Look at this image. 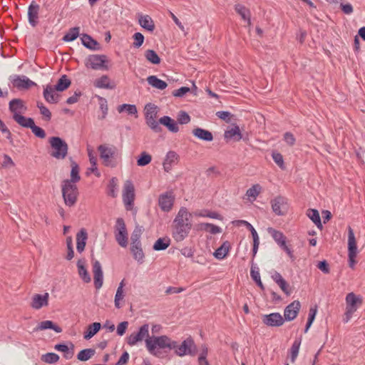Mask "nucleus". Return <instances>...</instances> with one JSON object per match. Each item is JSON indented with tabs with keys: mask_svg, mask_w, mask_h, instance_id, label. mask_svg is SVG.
<instances>
[{
	"mask_svg": "<svg viewBox=\"0 0 365 365\" xmlns=\"http://www.w3.org/2000/svg\"><path fill=\"white\" fill-rule=\"evenodd\" d=\"M230 243L227 241L223 242V244L217 248L214 252V256L217 259H223L227 255L230 250Z\"/></svg>",
	"mask_w": 365,
	"mask_h": 365,
	"instance_id": "nucleus-36",
	"label": "nucleus"
},
{
	"mask_svg": "<svg viewBox=\"0 0 365 365\" xmlns=\"http://www.w3.org/2000/svg\"><path fill=\"white\" fill-rule=\"evenodd\" d=\"M13 86L19 89H26L35 85V83L31 81L25 76H15L12 79Z\"/></svg>",
	"mask_w": 365,
	"mask_h": 365,
	"instance_id": "nucleus-22",
	"label": "nucleus"
},
{
	"mask_svg": "<svg viewBox=\"0 0 365 365\" xmlns=\"http://www.w3.org/2000/svg\"><path fill=\"white\" fill-rule=\"evenodd\" d=\"M307 217L317 225L320 230L322 229L321 218L318 210L315 209H309L307 211Z\"/></svg>",
	"mask_w": 365,
	"mask_h": 365,
	"instance_id": "nucleus-39",
	"label": "nucleus"
},
{
	"mask_svg": "<svg viewBox=\"0 0 365 365\" xmlns=\"http://www.w3.org/2000/svg\"><path fill=\"white\" fill-rule=\"evenodd\" d=\"M96 353L95 349H86L81 350L77 355V358L79 361H86L90 359Z\"/></svg>",
	"mask_w": 365,
	"mask_h": 365,
	"instance_id": "nucleus-47",
	"label": "nucleus"
},
{
	"mask_svg": "<svg viewBox=\"0 0 365 365\" xmlns=\"http://www.w3.org/2000/svg\"><path fill=\"white\" fill-rule=\"evenodd\" d=\"M61 189L65 204L70 207L75 205L78 195L76 185L65 180L62 182Z\"/></svg>",
	"mask_w": 365,
	"mask_h": 365,
	"instance_id": "nucleus-5",
	"label": "nucleus"
},
{
	"mask_svg": "<svg viewBox=\"0 0 365 365\" xmlns=\"http://www.w3.org/2000/svg\"><path fill=\"white\" fill-rule=\"evenodd\" d=\"M93 86L98 88L113 89L114 83L107 75H103L93 81Z\"/></svg>",
	"mask_w": 365,
	"mask_h": 365,
	"instance_id": "nucleus-24",
	"label": "nucleus"
},
{
	"mask_svg": "<svg viewBox=\"0 0 365 365\" xmlns=\"http://www.w3.org/2000/svg\"><path fill=\"white\" fill-rule=\"evenodd\" d=\"M88 233L85 229H81L76 235V249L78 252H82L86 247Z\"/></svg>",
	"mask_w": 365,
	"mask_h": 365,
	"instance_id": "nucleus-28",
	"label": "nucleus"
},
{
	"mask_svg": "<svg viewBox=\"0 0 365 365\" xmlns=\"http://www.w3.org/2000/svg\"><path fill=\"white\" fill-rule=\"evenodd\" d=\"M86 261L85 259H80L77 262L78 274L80 278L85 282L89 283L91 280V276L86 267Z\"/></svg>",
	"mask_w": 365,
	"mask_h": 365,
	"instance_id": "nucleus-26",
	"label": "nucleus"
},
{
	"mask_svg": "<svg viewBox=\"0 0 365 365\" xmlns=\"http://www.w3.org/2000/svg\"><path fill=\"white\" fill-rule=\"evenodd\" d=\"M345 302L346 309L343 320L346 323L351 319L353 314L362 305L363 297L354 292H350L346 294Z\"/></svg>",
	"mask_w": 365,
	"mask_h": 365,
	"instance_id": "nucleus-4",
	"label": "nucleus"
},
{
	"mask_svg": "<svg viewBox=\"0 0 365 365\" xmlns=\"http://www.w3.org/2000/svg\"><path fill=\"white\" fill-rule=\"evenodd\" d=\"M174 196L171 193H165L160 195L158 204L162 210L169 212L173 205Z\"/></svg>",
	"mask_w": 365,
	"mask_h": 365,
	"instance_id": "nucleus-20",
	"label": "nucleus"
},
{
	"mask_svg": "<svg viewBox=\"0 0 365 365\" xmlns=\"http://www.w3.org/2000/svg\"><path fill=\"white\" fill-rule=\"evenodd\" d=\"M115 237L119 245H120L123 247H127L128 232L125 222L121 218H118L116 221Z\"/></svg>",
	"mask_w": 365,
	"mask_h": 365,
	"instance_id": "nucleus-11",
	"label": "nucleus"
},
{
	"mask_svg": "<svg viewBox=\"0 0 365 365\" xmlns=\"http://www.w3.org/2000/svg\"><path fill=\"white\" fill-rule=\"evenodd\" d=\"M48 329H53L56 333H61L62 331V329L60 327L54 324L53 322L50 320H46L40 322L38 325L34 329V331H42Z\"/></svg>",
	"mask_w": 365,
	"mask_h": 365,
	"instance_id": "nucleus-34",
	"label": "nucleus"
},
{
	"mask_svg": "<svg viewBox=\"0 0 365 365\" xmlns=\"http://www.w3.org/2000/svg\"><path fill=\"white\" fill-rule=\"evenodd\" d=\"M235 11L241 16L242 19L247 21L250 24V11L242 5L237 4L235 6Z\"/></svg>",
	"mask_w": 365,
	"mask_h": 365,
	"instance_id": "nucleus-45",
	"label": "nucleus"
},
{
	"mask_svg": "<svg viewBox=\"0 0 365 365\" xmlns=\"http://www.w3.org/2000/svg\"><path fill=\"white\" fill-rule=\"evenodd\" d=\"M301 343H302V339L301 338H298V339H296L292 346H291V349H290V359H291V361L292 363H294L296 360V359L297 358V356H298V354H299V348H300V345H301Z\"/></svg>",
	"mask_w": 365,
	"mask_h": 365,
	"instance_id": "nucleus-41",
	"label": "nucleus"
},
{
	"mask_svg": "<svg viewBox=\"0 0 365 365\" xmlns=\"http://www.w3.org/2000/svg\"><path fill=\"white\" fill-rule=\"evenodd\" d=\"M48 142L51 148L50 155L58 160L64 159L68 153L67 143L59 137H51Z\"/></svg>",
	"mask_w": 365,
	"mask_h": 365,
	"instance_id": "nucleus-6",
	"label": "nucleus"
},
{
	"mask_svg": "<svg viewBox=\"0 0 365 365\" xmlns=\"http://www.w3.org/2000/svg\"><path fill=\"white\" fill-rule=\"evenodd\" d=\"M178 121L180 124H187L190 121V117L186 112L180 111L178 115Z\"/></svg>",
	"mask_w": 365,
	"mask_h": 365,
	"instance_id": "nucleus-62",
	"label": "nucleus"
},
{
	"mask_svg": "<svg viewBox=\"0 0 365 365\" xmlns=\"http://www.w3.org/2000/svg\"><path fill=\"white\" fill-rule=\"evenodd\" d=\"M71 180H68V181H71L73 183L76 184L81 180V177L79 175V167L74 161L71 162Z\"/></svg>",
	"mask_w": 365,
	"mask_h": 365,
	"instance_id": "nucleus-44",
	"label": "nucleus"
},
{
	"mask_svg": "<svg viewBox=\"0 0 365 365\" xmlns=\"http://www.w3.org/2000/svg\"><path fill=\"white\" fill-rule=\"evenodd\" d=\"M232 224L236 227L245 226L249 230H250L253 238V256H255V255L257 252L259 245V236L255 229L250 222L245 220H235L232 222Z\"/></svg>",
	"mask_w": 365,
	"mask_h": 365,
	"instance_id": "nucleus-14",
	"label": "nucleus"
},
{
	"mask_svg": "<svg viewBox=\"0 0 365 365\" xmlns=\"http://www.w3.org/2000/svg\"><path fill=\"white\" fill-rule=\"evenodd\" d=\"M152 160V156L146 152L140 153L139 158L137 160L138 166H145L148 165Z\"/></svg>",
	"mask_w": 365,
	"mask_h": 365,
	"instance_id": "nucleus-53",
	"label": "nucleus"
},
{
	"mask_svg": "<svg viewBox=\"0 0 365 365\" xmlns=\"http://www.w3.org/2000/svg\"><path fill=\"white\" fill-rule=\"evenodd\" d=\"M197 228L198 230L205 231L213 235L222 232L221 227L210 223H200L197 225Z\"/></svg>",
	"mask_w": 365,
	"mask_h": 365,
	"instance_id": "nucleus-35",
	"label": "nucleus"
},
{
	"mask_svg": "<svg viewBox=\"0 0 365 365\" xmlns=\"http://www.w3.org/2000/svg\"><path fill=\"white\" fill-rule=\"evenodd\" d=\"M15 121L19 123L20 125L25 128H31L34 123V120L31 118H26L21 115L15 116L14 118Z\"/></svg>",
	"mask_w": 365,
	"mask_h": 365,
	"instance_id": "nucleus-48",
	"label": "nucleus"
},
{
	"mask_svg": "<svg viewBox=\"0 0 365 365\" xmlns=\"http://www.w3.org/2000/svg\"><path fill=\"white\" fill-rule=\"evenodd\" d=\"M170 239L168 238H159L154 244L153 249L155 250H164L170 245Z\"/></svg>",
	"mask_w": 365,
	"mask_h": 365,
	"instance_id": "nucleus-52",
	"label": "nucleus"
},
{
	"mask_svg": "<svg viewBox=\"0 0 365 365\" xmlns=\"http://www.w3.org/2000/svg\"><path fill=\"white\" fill-rule=\"evenodd\" d=\"M262 322L269 327H280L284 324V319L279 313L274 312L264 315Z\"/></svg>",
	"mask_w": 365,
	"mask_h": 365,
	"instance_id": "nucleus-16",
	"label": "nucleus"
},
{
	"mask_svg": "<svg viewBox=\"0 0 365 365\" xmlns=\"http://www.w3.org/2000/svg\"><path fill=\"white\" fill-rule=\"evenodd\" d=\"M71 82L66 75L62 76L58 81L57 83L53 86L57 91H63L67 89Z\"/></svg>",
	"mask_w": 365,
	"mask_h": 365,
	"instance_id": "nucleus-42",
	"label": "nucleus"
},
{
	"mask_svg": "<svg viewBox=\"0 0 365 365\" xmlns=\"http://www.w3.org/2000/svg\"><path fill=\"white\" fill-rule=\"evenodd\" d=\"M195 215L201 217H209L222 220V217L216 212H212L207 210H200L195 212Z\"/></svg>",
	"mask_w": 365,
	"mask_h": 365,
	"instance_id": "nucleus-43",
	"label": "nucleus"
},
{
	"mask_svg": "<svg viewBox=\"0 0 365 365\" xmlns=\"http://www.w3.org/2000/svg\"><path fill=\"white\" fill-rule=\"evenodd\" d=\"M135 197L133 184L130 180L125 181L123 189V201L127 210H131L133 208Z\"/></svg>",
	"mask_w": 365,
	"mask_h": 365,
	"instance_id": "nucleus-10",
	"label": "nucleus"
},
{
	"mask_svg": "<svg viewBox=\"0 0 365 365\" xmlns=\"http://www.w3.org/2000/svg\"><path fill=\"white\" fill-rule=\"evenodd\" d=\"M150 338L149 336V326L148 324L143 325L139 331L136 333L131 334L127 338V342L130 346H135L138 342L142 341L143 339Z\"/></svg>",
	"mask_w": 365,
	"mask_h": 365,
	"instance_id": "nucleus-12",
	"label": "nucleus"
},
{
	"mask_svg": "<svg viewBox=\"0 0 365 365\" xmlns=\"http://www.w3.org/2000/svg\"><path fill=\"white\" fill-rule=\"evenodd\" d=\"M130 250L135 259H136L138 262H140V263L143 262L144 259V253L141 248L140 242H132Z\"/></svg>",
	"mask_w": 365,
	"mask_h": 365,
	"instance_id": "nucleus-33",
	"label": "nucleus"
},
{
	"mask_svg": "<svg viewBox=\"0 0 365 365\" xmlns=\"http://www.w3.org/2000/svg\"><path fill=\"white\" fill-rule=\"evenodd\" d=\"M179 156L175 151H169L164 159L163 165L165 172H169L172 167L177 164Z\"/></svg>",
	"mask_w": 365,
	"mask_h": 365,
	"instance_id": "nucleus-25",
	"label": "nucleus"
},
{
	"mask_svg": "<svg viewBox=\"0 0 365 365\" xmlns=\"http://www.w3.org/2000/svg\"><path fill=\"white\" fill-rule=\"evenodd\" d=\"M138 23L145 29L153 31L155 29V24L148 15L138 14Z\"/></svg>",
	"mask_w": 365,
	"mask_h": 365,
	"instance_id": "nucleus-30",
	"label": "nucleus"
},
{
	"mask_svg": "<svg viewBox=\"0 0 365 365\" xmlns=\"http://www.w3.org/2000/svg\"><path fill=\"white\" fill-rule=\"evenodd\" d=\"M107 58L103 55H90L84 61L85 66L93 70H108V67L106 64Z\"/></svg>",
	"mask_w": 365,
	"mask_h": 365,
	"instance_id": "nucleus-9",
	"label": "nucleus"
},
{
	"mask_svg": "<svg viewBox=\"0 0 365 365\" xmlns=\"http://www.w3.org/2000/svg\"><path fill=\"white\" fill-rule=\"evenodd\" d=\"M80 33L79 27L71 29L63 36V40L65 41H73L78 38Z\"/></svg>",
	"mask_w": 365,
	"mask_h": 365,
	"instance_id": "nucleus-49",
	"label": "nucleus"
},
{
	"mask_svg": "<svg viewBox=\"0 0 365 365\" xmlns=\"http://www.w3.org/2000/svg\"><path fill=\"white\" fill-rule=\"evenodd\" d=\"M225 138L227 140L233 139L239 141L242 138V134L240 128L237 125L232 126L225 132Z\"/></svg>",
	"mask_w": 365,
	"mask_h": 365,
	"instance_id": "nucleus-32",
	"label": "nucleus"
},
{
	"mask_svg": "<svg viewBox=\"0 0 365 365\" xmlns=\"http://www.w3.org/2000/svg\"><path fill=\"white\" fill-rule=\"evenodd\" d=\"M173 349H175L176 354L180 356H182L187 354H192L195 351V347L193 340L190 338H187L180 345L175 342V346Z\"/></svg>",
	"mask_w": 365,
	"mask_h": 365,
	"instance_id": "nucleus-13",
	"label": "nucleus"
},
{
	"mask_svg": "<svg viewBox=\"0 0 365 365\" xmlns=\"http://www.w3.org/2000/svg\"><path fill=\"white\" fill-rule=\"evenodd\" d=\"M98 103L100 108L103 113L102 118H104L108 113V104L106 98L98 96Z\"/></svg>",
	"mask_w": 365,
	"mask_h": 365,
	"instance_id": "nucleus-60",
	"label": "nucleus"
},
{
	"mask_svg": "<svg viewBox=\"0 0 365 365\" xmlns=\"http://www.w3.org/2000/svg\"><path fill=\"white\" fill-rule=\"evenodd\" d=\"M160 123L165 126L169 131L177 133L179 130V127L177 123L169 116H163L159 119L158 124Z\"/></svg>",
	"mask_w": 365,
	"mask_h": 365,
	"instance_id": "nucleus-31",
	"label": "nucleus"
},
{
	"mask_svg": "<svg viewBox=\"0 0 365 365\" xmlns=\"http://www.w3.org/2000/svg\"><path fill=\"white\" fill-rule=\"evenodd\" d=\"M347 231H348L347 248H348L349 266L351 269H354L356 264V258L357 257L359 251H358L357 245H356V240L353 229L350 226H348Z\"/></svg>",
	"mask_w": 365,
	"mask_h": 365,
	"instance_id": "nucleus-7",
	"label": "nucleus"
},
{
	"mask_svg": "<svg viewBox=\"0 0 365 365\" xmlns=\"http://www.w3.org/2000/svg\"><path fill=\"white\" fill-rule=\"evenodd\" d=\"M30 128L36 136L40 138H44L46 137L45 131L41 128L36 126L34 123Z\"/></svg>",
	"mask_w": 365,
	"mask_h": 365,
	"instance_id": "nucleus-61",
	"label": "nucleus"
},
{
	"mask_svg": "<svg viewBox=\"0 0 365 365\" xmlns=\"http://www.w3.org/2000/svg\"><path fill=\"white\" fill-rule=\"evenodd\" d=\"M149 85L159 90H164L167 88L168 84L165 81L159 79L156 76H150L147 78Z\"/></svg>",
	"mask_w": 365,
	"mask_h": 365,
	"instance_id": "nucleus-37",
	"label": "nucleus"
},
{
	"mask_svg": "<svg viewBox=\"0 0 365 365\" xmlns=\"http://www.w3.org/2000/svg\"><path fill=\"white\" fill-rule=\"evenodd\" d=\"M272 278L273 280L278 284L282 291L286 294L287 295H290L292 293L291 288L289 284L285 281V279L282 277V275L279 272H275Z\"/></svg>",
	"mask_w": 365,
	"mask_h": 365,
	"instance_id": "nucleus-27",
	"label": "nucleus"
},
{
	"mask_svg": "<svg viewBox=\"0 0 365 365\" xmlns=\"http://www.w3.org/2000/svg\"><path fill=\"white\" fill-rule=\"evenodd\" d=\"M146 59L153 64H158L160 62V58L155 51L153 50H148L145 53Z\"/></svg>",
	"mask_w": 365,
	"mask_h": 365,
	"instance_id": "nucleus-54",
	"label": "nucleus"
},
{
	"mask_svg": "<svg viewBox=\"0 0 365 365\" xmlns=\"http://www.w3.org/2000/svg\"><path fill=\"white\" fill-rule=\"evenodd\" d=\"M108 194L112 197H115L118 195V179L112 178L108 185Z\"/></svg>",
	"mask_w": 365,
	"mask_h": 365,
	"instance_id": "nucleus-46",
	"label": "nucleus"
},
{
	"mask_svg": "<svg viewBox=\"0 0 365 365\" xmlns=\"http://www.w3.org/2000/svg\"><path fill=\"white\" fill-rule=\"evenodd\" d=\"M82 43L86 47L91 48V49H95L96 46L97 45V42L91 38V37L88 35H83L81 38Z\"/></svg>",
	"mask_w": 365,
	"mask_h": 365,
	"instance_id": "nucleus-55",
	"label": "nucleus"
},
{
	"mask_svg": "<svg viewBox=\"0 0 365 365\" xmlns=\"http://www.w3.org/2000/svg\"><path fill=\"white\" fill-rule=\"evenodd\" d=\"M267 232L272 237V238L276 242L280 241L282 239H287L282 232L276 230L272 227H269L267 229Z\"/></svg>",
	"mask_w": 365,
	"mask_h": 365,
	"instance_id": "nucleus-57",
	"label": "nucleus"
},
{
	"mask_svg": "<svg viewBox=\"0 0 365 365\" xmlns=\"http://www.w3.org/2000/svg\"><path fill=\"white\" fill-rule=\"evenodd\" d=\"M192 214L186 207H181L175 215L172 225V237L175 241H183L190 234L192 227Z\"/></svg>",
	"mask_w": 365,
	"mask_h": 365,
	"instance_id": "nucleus-1",
	"label": "nucleus"
},
{
	"mask_svg": "<svg viewBox=\"0 0 365 365\" xmlns=\"http://www.w3.org/2000/svg\"><path fill=\"white\" fill-rule=\"evenodd\" d=\"M101 325L99 322H94L90 324L84 332V339H89L92 338L101 329Z\"/></svg>",
	"mask_w": 365,
	"mask_h": 365,
	"instance_id": "nucleus-40",
	"label": "nucleus"
},
{
	"mask_svg": "<svg viewBox=\"0 0 365 365\" xmlns=\"http://www.w3.org/2000/svg\"><path fill=\"white\" fill-rule=\"evenodd\" d=\"M262 191V187L259 184H255L252 185L250 188H249L246 192V195L249 198H252V200H255L259 194Z\"/></svg>",
	"mask_w": 365,
	"mask_h": 365,
	"instance_id": "nucleus-51",
	"label": "nucleus"
},
{
	"mask_svg": "<svg viewBox=\"0 0 365 365\" xmlns=\"http://www.w3.org/2000/svg\"><path fill=\"white\" fill-rule=\"evenodd\" d=\"M59 356L54 353H48L42 356V360L44 362L52 364L58 361Z\"/></svg>",
	"mask_w": 365,
	"mask_h": 365,
	"instance_id": "nucleus-59",
	"label": "nucleus"
},
{
	"mask_svg": "<svg viewBox=\"0 0 365 365\" xmlns=\"http://www.w3.org/2000/svg\"><path fill=\"white\" fill-rule=\"evenodd\" d=\"M125 296V294L124 289H117L116 290V293H115V298H114V304H115V307L117 309H120L123 307V302L124 300Z\"/></svg>",
	"mask_w": 365,
	"mask_h": 365,
	"instance_id": "nucleus-50",
	"label": "nucleus"
},
{
	"mask_svg": "<svg viewBox=\"0 0 365 365\" xmlns=\"http://www.w3.org/2000/svg\"><path fill=\"white\" fill-rule=\"evenodd\" d=\"M300 308H301V304H300L299 301L295 300V301L292 302L284 309V319L287 320V321L294 320L297 317V316L300 310Z\"/></svg>",
	"mask_w": 365,
	"mask_h": 365,
	"instance_id": "nucleus-17",
	"label": "nucleus"
},
{
	"mask_svg": "<svg viewBox=\"0 0 365 365\" xmlns=\"http://www.w3.org/2000/svg\"><path fill=\"white\" fill-rule=\"evenodd\" d=\"M39 6L32 3L28 9V18L31 25L35 26L38 17Z\"/></svg>",
	"mask_w": 365,
	"mask_h": 365,
	"instance_id": "nucleus-29",
	"label": "nucleus"
},
{
	"mask_svg": "<svg viewBox=\"0 0 365 365\" xmlns=\"http://www.w3.org/2000/svg\"><path fill=\"white\" fill-rule=\"evenodd\" d=\"M43 97L48 103H56L59 101L60 95L53 86L48 85L44 88Z\"/></svg>",
	"mask_w": 365,
	"mask_h": 365,
	"instance_id": "nucleus-23",
	"label": "nucleus"
},
{
	"mask_svg": "<svg viewBox=\"0 0 365 365\" xmlns=\"http://www.w3.org/2000/svg\"><path fill=\"white\" fill-rule=\"evenodd\" d=\"M100 158L103 165L115 168L120 160V154L118 148L110 144H102L98 147Z\"/></svg>",
	"mask_w": 365,
	"mask_h": 365,
	"instance_id": "nucleus-2",
	"label": "nucleus"
},
{
	"mask_svg": "<svg viewBox=\"0 0 365 365\" xmlns=\"http://www.w3.org/2000/svg\"><path fill=\"white\" fill-rule=\"evenodd\" d=\"M145 118L146 124L153 131L158 133L161 130V128L159 125L156 119L158 113V108L157 106L153 103H148L145 106Z\"/></svg>",
	"mask_w": 365,
	"mask_h": 365,
	"instance_id": "nucleus-8",
	"label": "nucleus"
},
{
	"mask_svg": "<svg viewBox=\"0 0 365 365\" xmlns=\"http://www.w3.org/2000/svg\"><path fill=\"white\" fill-rule=\"evenodd\" d=\"M37 107L39 108L40 113L43 115V117L46 120H50L51 118V113L50 112V110L46 106H44V105L41 102L37 103Z\"/></svg>",
	"mask_w": 365,
	"mask_h": 365,
	"instance_id": "nucleus-58",
	"label": "nucleus"
},
{
	"mask_svg": "<svg viewBox=\"0 0 365 365\" xmlns=\"http://www.w3.org/2000/svg\"><path fill=\"white\" fill-rule=\"evenodd\" d=\"M192 133L195 137L200 140L205 141H212L213 140L212 134L210 131L202 128H195L192 130Z\"/></svg>",
	"mask_w": 365,
	"mask_h": 365,
	"instance_id": "nucleus-38",
	"label": "nucleus"
},
{
	"mask_svg": "<svg viewBox=\"0 0 365 365\" xmlns=\"http://www.w3.org/2000/svg\"><path fill=\"white\" fill-rule=\"evenodd\" d=\"M93 272L94 285L97 289L102 287L103 283V274L101 263L98 260L93 262Z\"/></svg>",
	"mask_w": 365,
	"mask_h": 365,
	"instance_id": "nucleus-18",
	"label": "nucleus"
},
{
	"mask_svg": "<svg viewBox=\"0 0 365 365\" xmlns=\"http://www.w3.org/2000/svg\"><path fill=\"white\" fill-rule=\"evenodd\" d=\"M48 293H45L43 294H34L32 297L31 306L35 309H40L43 307H46L48 304Z\"/></svg>",
	"mask_w": 365,
	"mask_h": 365,
	"instance_id": "nucleus-21",
	"label": "nucleus"
},
{
	"mask_svg": "<svg viewBox=\"0 0 365 365\" xmlns=\"http://www.w3.org/2000/svg\"><path fill=\"white\" fill-rule=\"evenodd\" d=\"M273 212L277 215H284L288 209L287 200L285 197L278 196L271 201Z\"/></svg>",
	"mask_w": 365,
	"mask_h": 365,
	"instance_id": "nucleus-15",
	"label": "nucleus"
},
{
	"mask_svg": "<svg viewBox=\"0 0 365 365\" xmlns=\"http://www.w3.org/2000/svg\"><path fill=\"white\" fill-rule=\"evenodd\" d=\"M118 111L119 113L126 111L128 114L134 115L137 113V108L134 105L123 104L118 106Z\"/></svg>",
	"mask_w": 365,
	"mask_h": 365,
	"instance_id": "nucleus-56",
	"label": "nucleus"
},
{
	"mask_svg": "<svg viewBox=\"0 0 365 365\" xmlns=\"http://www.w3.org/2000/svg\"><path fill=\"white\" fill-rule=\"evenodd\" d=\"M175 346V341H172L166 336H153L146 339V347L148 351L154 355H157L158 349H173Z\"/></svg>",
	"mask_w": 365,
	"mask_h": 365,
	"instance_id": "nucleus-3",
	"label": "nucleus"
},
{
	"mask_svg": "<svg viewBox=\"0 0 365 365\" xmlns=\"http://www.w3.org/2000/svg\"><path fill=\"white\" fill-rule=\"evenodd\" d=\"M9 110L13 114L14 118L15 116L25 113L27 108L22 100L16 98L10 101Z\"/></svg>",
	"mask_w": 365,
	"mask_h": 365,
	"instance_id": "nucleus-19",
	"label": "nucleus"
},
{
	"mask_svg": "<svg viewBox=\"0 0 365 365\" xmlns=\"http://www.w3.org/2000/svg\"><path fill=\"white\" fill-rule=\"evenodd\" d=\"M272 159L279 168H284V160L282 154L279 153H273Z\"/></svg>",
	"mask_w": 365,
	"mask_h": 365,
	"instance_id": "nucleus-64",
	"label": "nucleus"
},
{
	"mask_svg": "<svg viewBox=\"0 0 365 365\" xmlns=\"http://www.w3.org/2000/svg\"><path fill=\"white\" fill-rule=\"evenodd\" d=\"M133 46L136 48H139L143 43L144 36L141 33L138 32L133 35Z\"/></svg>",
	"mask_w": 365,
	"mask_h": 365,
	"instance_id": "nucleus-63",
	"label": "nucleus"
}]
</instances>
